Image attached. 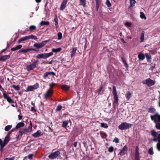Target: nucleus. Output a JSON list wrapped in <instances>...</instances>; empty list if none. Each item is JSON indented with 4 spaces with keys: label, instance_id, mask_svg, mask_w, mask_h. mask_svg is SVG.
<instances>
[{
    "label": "nucleus",
    "instance_id": "6e6552de",
    "mask_svg": "<svg viewBox=\"0 0 160 160\" xmlns=\"http://www.w3.org/2000/svg\"><path fill=\"white\" fill-rule=\"evenodd\" d=\"M60 152L57 150L49 154L48 156V157L50 159H53L56 158L60 154Z\"/></svg>",
    "mask_w": 160,
    "mask_h": 160
},
{
    "label": "nucleus",
    "instance_id": "6ab92c4d",
    "mask_svg": "<svg viewBox=\"0 0 160 160\" xmlns=\"http://www.w3.org/2000/svg\"><path fill=\"white\" fill-rule=\"evenodd\" d=\"M113 98L114 99V102L117 105H118V98L117 94H113Z\"/></svg>",
    "mask_w": 160,
    "mask_h": 160
},
{
    "label": "nucleus",
    "instance_id": "2f4dec72",
    "mask_svg": "<svg viewBox=\"0 0 160 160\" xmlns=\"http://www.w3.org/2000/svg\"><path fill=\"white\" fill-rule=\"evenodd\" d=\"M25 134L24 133V132H23V130H20L19 132V133L18 134V138H20L22 136L23 134Z\"/></svg>",
    "mask_w": 160,
    "mask_h": 160
},
{
    "label": "nucleus",
    "instance_id": "1a4fd4ad",
    "mask_svg": "<svg viewBox=\"0 0 160 160\" xmlns=\"http://www.w3.org/2000/svg\"><path fill=\"white\" fill-rule=\"evenodd\" d=\"M38 87V84L36 83L33 85L28 86L27 88L26 91L29 92L33 91V90L37 89Z\"/></svg>",
    "mask_w": 160,
    "mask_h": 160
},
{
    "label": "nucleus",
    "instance_id": "a19ab883",
    "mask_svg": "<svg viewBox=\"0 0 160 160\" xmlns=\"http://www.w3.org/2000/svg\"><path fill=\"white\" fill-rule=\"evenodd\" d=\"M140 17L141 18L146 19V18L144 14L142 12H140Z\"/></svg>",
    "mask_w": 160,
    "mask_h": 160
},
{
    "label": "nucleus",
    "instance_id": "052dcab7",
    "mask_svg": "<svg viewBox=\"0 0 160 160\" xmlns=\"http://www.w3.org/2000/svg\"><path fill=\"white\" fill-rule=\"evenodd\" d=\"M113 141L114 142H115L116 143H118V142L119 140H118V139L117 138H115L113 140Z\"/></svg>",
    "mask_w": 160,
    "mask_h": 160
},
{
    "label": "nucleus",
    "instance_id": "f03ea898",
    "mask_svg": "<svg viewBox=\"0 0 160 160\" xmlns=\"http://www.w3.org/2000/svg\"><path fill=\"white\" fill-rule=\"evenodd\" d=\"M38 62V60L34 61L32 64L27 65L26 67V69L28 71L33 70L37 67Z\"/></svg>",
    "mask_w": 160,
    "mask_h": 160
},
{
    "label": "nucleus",
    "instance_id": "e2e57ef3",
    "mask_svg": "<svg viewBox=\"0 0 160 160\" xmlns=\"http://www.w3.org/2000/svg\"><path fill=\"white\" fill-rule=\"evenodd\" d=\"M122 59L123 61V62L125 64V65L126 67H127L128 66V64L126 62L124 59L123 58H122Z\"/></svg>",
    "mask_w": 160,
    "mask_h": 160
},
{
    "label": "nucleus",
    "instance_id": "4c0bfd02",
    "mask_svg": "<svg viewBox=\"0 0 160 160\" xmlns=\"http://www.w3.org/2000/svg\"><path fill=\"white\" fill-rule=\"evenodd\" d=\"M29 29L30 31H32L35 30L36 29V27L34 25H31L30 26Z\"/></svg>",
    "mask_w": 160,
    "mask_h": 160
},
{
    "label": "nucleus",
    "instance_id": "a211bd4d",
    "mask_svg": "<svg viewBox=\"0 0 160 160\" xmlns=\"http://www.w3.org/2000/svg\"><path fill=\"white\" fill-rule=\"evenodd\" d=\"M55 75V73L53 72H46L45 73H44L43 76V78H46L48 75Z\"/></svg>",
    "mask_w": 160,
    "mask_h": 160
},
{
    "label": "nucleus",
    "instance_id": "f8f14e48",
    "mask_svg": "<svg viewBox=\"0 0 160 160\" xmlns=\"http://www.w3.org/2000/svg\"><path fill=\"white\" fill-rule=\"evenodd\" d=\"M68 1V0H63L60 7V10L62 11L65 8Z\"/></svg>",
    "mask_w": 160,
    "mask_h": 160
},
{
    "label": "nucleus",
    "instance_id": "7ed1b4c3",
    "mask_svg": "<svg viewBox=\"0 0 160 160\" xmlns=\"http://www.w3.org/2000/svg\"><path fill=\"white\" fill-rule=\"evenodd\" d=\"M53 55V53L52 52H50L48 53H44L38 54L36 56V57L37 58H42L45 59L49 58Z\"/></svg>",
    "mask_w": 160,
    "mask_h": 160
},
{
    "label": "nucleus",
    "instance_id": "ddd939ff",
    "mask_svg": "<svg viewBox=\"0 0 160 160\" xmlns=\"http://www.w3.org/2000/svg\"><path fill=\"white\" fill-rule=\"evenodd\" d=\"M128 150L127 147L125 145L123 148L122 149L121 151L119 153V155H120L121 156H123L125 154Z\"/></svg>",
    "mask_w": 160,
    "mask_h": 160
},
{
    "label": "nucleus",
    "instance_id": "4468645a",
    "mask_svg": "<svg viewBox=\"0 0 160 160\" xmlns=\"http://www.w3.org/2000/svg\"><path fill=\"white\" fill-rule=\"evenodd\" d=\"M53 93V90L51 89L48 90L44 95V98L47 99L48 97H50Z\"/></svg>",
    "mask_w": 160,
    "mask_h": 160
},
{
    "label": "nucleus",
    "instance_id": "37998d69",
    "mask_svg": "<svg viewBox=\"0 0 160 160\" xmlns=\"http://www.w3.org/2000/svg\"><path fill=\"white\" fill-rule=\"evenodd\" d=\"M12 127V125H8L5 127L4 128V130L6 131H8L10 129H11V128Z\"/></svg>",
    "mask_w": 160,
    "mask_h": 160
},
{
    "label": "nucleus",
    "instance_id": "603ef678",
    "mask_svg": "<svg viewBox=\"0 0 160 160\" xmlns=\"http://www.w3.org/2000/svg\"><path fill=\"white\" fill-rule=\"evenodd\" d=\"M156 127L158 129L160 130V123L157 122L156 123Z\"/></svg>",
    "mask_w": 160,
    "mask_h": 160
},
{
    "label": "nucleus",
    "instance_id": "ea45409f",
    "mask_svg": "<svg viewBox=\"0 0 160 160\" xmlns=\"http://www.w3.org/2000/svg\"><path fill=\"white\" fill-rule=\"evenodd\" d=\"M54 21L55 23V25L57 28H58L59 26L58 25V19L57 18H56L54 19Z\"/></svg>",
    "mask_w": 160,
    "mask_h": 160
},
{
    "label": "nucleus",
    "instance_id": "f3484780",
    "mask_svg": "<svg viewBox=\"0 0 160 160\" xmlns=\"http://www.w3.org/2000/svg\"><path fill=\"white\" fill-rule=\"evenodd\" d=\"M139 148L138 146L136 147L135 150V158H139Z\"/></svg>",
    "mask_w": 160,
    "mask_h": 160
},
{
    "label": "nucleus",
    "instance_id": "412c9836",
    "mask_svg": "<svg viewBox=\"0 0 160 160\" xmlns=\"http://www.w3.org/2000/svg\"><path fill=\"white\" fill-rule=\"evenodd\" d=\"M24 125L25 124L23 122H19L16 126L15 128L17 129L21 127H22L24 126Z\"/></svg>",
    "mask_w": 160,
    "mask_h": 160
},
{
    "label": "nucleus",
    "instance_id": "69168bd1",
    "mask_svg": "<svg viewBox=\"0 0 160 160\" xmlns=\"http://www.w3.org/2000/svg\"><path fill=\"white\" fill-rule=\"evenodd\" d=\"M157 141H158V142H160V134H159L158 136Z\"/></svg>",
    "mask_w": 160,
    "mask_h": 160
},
{
    "label": "nucleus",
    "instance_id": "bf43d9fd",
    "mask_svg": "<svg viewBox=\"0 0 160 160\" xmlns=\"http://www.w3.org/2000/svg\"><path fill=\"white\" fill-rule=\"evenodd\" d=\"M102 86H101L99 89V90L98 91V94H102V93H101V91L102 90Z\"/></svg>",
    "mask_w": 160,
    "mask_h": 160
},
{
    "label": "nucleus",
    "instance_id": "72a5a7b5",
    "mask_svg": "<svg viewBox=\"0 0 160 160\" xmlns=\"http://www.w3.org/2000/svg\"><path fill=\"white\" fill-rule=\"evenodd\" d=\"M156 111V109L152 107L150 108L148 110V112L151 113H154Z\"/></svg>",
    "mask_w": 160,
    "mask_h": 160
},
{
    "label": "nucleus",
    "instance_id": "8fccbe9b",
    "mask_svg": "<svg viewBox=\"0 0 160 160\" xmlns=\"http://www.w3.org/2000/svg\"><path fill=\"white\" fill-rule=\"evenodd\" d=\"M124 25L126 27H131L132 25V24L131 23H130L128 22H127L125 23Z\"/></svg>",
    "mask_w": 160,
    "mask_h": 160
},
{
    "label": "nucleus",
    "instance_id": "3c124183",
    "mask_svg": "<svg viewBox=\"0 0 160 160\" xmlns=\"http://www.w3.org/2000/svg\"><path fill=\"white\" fill-rule=\"evenodd\" d=\"M58 39H61L62 38V34L61 32H59L58 33Z\"/></svg>",
    "mask_w": 160,
    "mask_h": 160
},
{
    "label": "nucleus",
    "instance_id": "a18cd8bd",
    "mask_svg": "<svg viewBox=\"0 0 160 160\" xmlns=\"http://www.w3.org/2000/svg\"><path fill=\"white\" fill-rule=\"evenodd\" d=\"M112 93L113 94H117V91H116V88L115 86H113L112 87Z\"/></svg>",
    "mask_w": 160,
    "mask_h": 160
},
{
    "label": "nucleus",
    "instance_id": "7c9ffc66",
    "mask_svg": "<svg viewBox=\"0 0 160 160\" xmlns=\"http://www.w3.org/2000/svg\"><path fill=\"white\" fill-rule=\"evenodd\" d=\"M80 5L83 6L84 7L86 4V0H79Z\"/></svg>",
    "mask_w": 160,
    "mask_h": 160
},
{
    "label": "nucleus",
    "instance_id": "13d9d810",
    "mask_svg": "<svg viewBox=\"0 0 160 160\" xmlns=\"http://www.w3.org/2000/svg\"><path fill=\"white\" fill-rule=\"evenodd\" d=\"M15 158L14 157H12L11 158H7L5 159V160H14Z\"/></svg>",
    "mask_w": 160,
    "mask_h": 160
},
{
    "label": "nucleus",
    "instance_id": "f704fd0d",
    "mask_svg": "<svg viewBox=\"0 0 160 160\" xmlns=\"http://www.w3.org/2000/svg\"><path fill=\"white\" fill-rule=\"evenodd\" d=\"M131 95V93L129 92H128L126 95L127 99L128 100H129L130 99Z\"/></svg>",
    "mask_w": 160,
    "mask_h": 160
},
{
    "label": "nucleus",
    "instance_id": "b1692460",
    "mask_svg": "<svg viewBox=\"0 0 160 160\" xmlns=\"http://www.w3.org/2000/svg\"><path fill=\"white\" fill-rule=\"evenodd\" d=\"M144 34L145 32L142 31L140 35V42H143L144 39Z\"/></svg>",
    "mask_w": 160,
    "mask_h": 160
},
{
    "label": "nucleus",
    "instance_id": "393cba45",
    "mask_svg": "<svg viewBox=\"0 0 160 160\" xmlns=\"http://www.w3.org/2000/svg\"><path fill=\"white\" fill-rule=\"evenodd\" d=\"M49 22L48 21H42L40 24L41 26L48 25H49Z\"/></svg>",
    "mask_w": 160,
    "mask_h": 160
},
{
    "label": "nucleus",
    "instance_id": "a878e982",
    "mask_svg": "<svg viewBox=\"0 0 160 160\" xmlns=\"http://www.w3.org/2000/svg\"><path fill=\"white\" fill-rule=\"evenodd\" d=\"M3 95L4 98L7 100L10 97L7 94L6 92L5 91H3Z\"/></svg>",
    "mask_w": 160,
    "mask_h": 160
},
{
    "label": "nucleus",
    "instance_id": "39448f33",
    "mask_svg": "<svg viewBox=\"0 0 160 160\" xmlns=\"http://www.w3.org/2000/svg\"><path fill=\"white\" fill-rule=\"evenodd\" d=\"M132 124L130 123H128L126 122L122 123L118 127L121 130L127 129L132 126Z\"/></svg>",
    "mask_w": 160,
    "mask_h": 160
},
{
    "label": "nucleus",
    "instance_id": "49530a36",
    "mask_svg": "<svg viewBox=\"0 0 160 160\" xmlns=\"http://www.w3.org/2000/svg\"><path fill=\"white\" fill-rule=\"evenodd\" d=\"M106 4L108 7H110L111 6V4L109 0H106Z\"/></svg>",
    "mask_w": 160,
    "mask_h": 160
},
{
    "label": "nucleus",
    "instance_id": "dca6fc26",
    "mask_svg": "<svg viewBox=\"0 0 160 160\" xmlns=\"http://www.w3.org/2000/svg\"><path fill=\"white\" fill-rule=\"evenodd\" d=\"M151 134L154 137V138L152 139V140L156 142L157 141V137L158 134L155 131L153 130L151 132Z\"/></svg>",
    "mask_w": 160,
    "mask_h": 160
},
{
    "label": "nucleus",
    "instance_id": "4be33fe9",
    "mask_svg": "<svg viewBox=\"0 0 160 160\" xmlns=\"http://www.w3.org/2000/svg\"><path fill=\"white\" fill-rule=\"evenodd\" d=\"M22 47L21 45H19L17 46L16 47L12 48H11V50L12 51H15L16 50H18L21 49Z\"/></svg>",
    "mask_w": 160,
    "mask_h": 160
},
{
    "label": "nucleus",
    "instance_id": "f257e3e1",
    "mask_svg": "<svg viewBox=\"0 0 160 160\" xmlns=\"http://www.w3.org/2000/svg\"><path fill=\"white\" fill-rule=\"evenodd\" d=\"M36 40L38 39L35 36L31 35L23 37L19 39L18 41V42L20 43L23 41H26L30 39Z\"/></svg>",
    "mask_w": 160,
    "mask_h": 160
},
{
    "label": "nucleus",
    "instance_id": "473e14b6",
    "mask_svg": "<svg viewBox=\"0 0 160 160\" xmlns=\"http://www.w3.org/2000/svg\"><path fill=\"white\" fill-rule=\"evenodd\" d=\"M68 121H64L63 122L62 126L64 128H66L68 124Z\"/></svg>",
    "mask_w": 160,
    "mask_h": 160
},
{
    "label": "nucleus",
    "instance_id": "c9c22d12",
    "mask_svg": "<svg viewBox=\"0 0 160 160\" xmlns=\"http://www.w3.org/2000/svg\"><path fill=\"white\" fill-rule=\"evenodd\" d=\"M100 135L103 138H105L107 137L106 134L105 132H100Z\"/></svg>",
    "mask_w": 160,
    "mask_h": 160
},
{
    "label": "nucleus",
    "instance_id": "4d7b16f0",
    "mask_svg": "<svg viewBox=\"0 0 160 160\" xmlns=\"http://www.w3.org/2000/svg\"><path fill=\"white\" fill-rule=\"evenodd\" d=\"M113 150V148L112 146H111L108 149V151L109 152H112Z\"/></svg>",
    "mask_w": 160,
    "mask_h": 160
},
{
    "label": "nucleus",
    "instance_id": "5fc2aeb1",
    "mask_svg": "<svg viewBox=\"0 0 160 160\" xmlns=\"http://www.w3.org/2000/svg\"><path fill=\"white\" fill-rule=\"evenodd\" d=\"M145 55L147 59H150L151 58V56L148 53H146L145 54Z\"/></svg>",
    "mask_w": 160,
    "mask_h": 160
},
{
    "label": "nucleus",
    "instance_id": "e433bc0d",
    "mask_svg": "<svg viewBox=\"0 0 160 160\" xmlns=\"http://www.w3.org/2000/svg\"><path fill=\"white\" fill-rule=\"evenodd\" d=\"M130 0V6L131 7H133L136 1L135 0Z\"/></svg>",
    "mask_w": 160,
    "mask_h": 160
},
{
    "label": "nucleus",
    "instance_id": "6e6d98bb",
    "mask_svg": "<svg viewBox=\"0 0 160 160\" xmlns=\"http://www.w3.org/2000/svg\"><path fill=\"white\" fill-rule=\"evenodd\" d=\"M7 101L9 103H13L14 101L10 97H9L7 100Z\"/></svg>",
    "mask_w": 160,
    "mask_h": 160
},
{
    "label": "nucleus",
    "instance_id": "79ce46f5",
    "mask_svg": "<svg viewBox=\"0 0 160 160\" xmlns=\"http://www.w3.org/2000/svg\"><path fill=\"white\" fill-rule=\"evenodd\" d=\"M148 153L151 155H152L153 154V151L152 147H151L148 150Z\"/></svg>",
    "mask_w": 160,
    "mask_h": 160
},
{
    "label": "nucleus",
    "instance_id": "2eb2a0df",
    "mask_svg": "<svg viewBox=\"0 0 160 160\" xmlns=\"http://www.w3.org/2000/svg\"><path fill=\"white\" fill-rule=\"evenodd\" d=\"M43 135V133L40 130H38L36 132L34 133L32 136L34 138H38Z\"/></svg>",
    "mask_w": 160,
    "mask_h": 160
},
{
    "label": "nucleus",
    "instance_id": "20e7f679",
    "mask_svg": "<svg viewBox=\"0 0 160 160\" xmlns=\"http://www.w3.org/2000/svg\"><path fill=\"white\" fill-rule=\"evenodd\" d=\"M150 118L155 123L160 122V115L158 112L153 115H151Z\"/></svg>",
    "mask_w": 160,
    "mask_h": 160
},
{
    "label": "nucleus",
    "instance_id": "0e129e2a",
    "mask_svg": "<svg viewBox=\"0 0 160 160\" xmlns=\"http://www.w3.org/2000/svg\"><path fill=\"white\" fill-rule=\"evenodd\" d=\"M3 144V142H2V141L1 139H0V145L1 146L0 150H2V149H1V146Z\"/></svg>",
    "mask_w": 160,
    "mask_h": 160
},
{
    "label": "nucleus",
    "instance_id": "680f3d73",
    "mask_svg": "<svg viewBox=\"0 0 160 160\" xmlns=\"http://www.w3.org/2000/svg\"><path fill=\"white\" fill-rule=\"evenodd\" d=\"M33 154H29L28 155V159H31L32 158V157L33 156Z\"/></svg>",
    "mask_w": 160,
    "mask_h": 160
},
{
    "label": "nucleus",
    "instance_id": "cd10ccee",
    "mask_svg": "<svg viewBox=\"0 0 160 160\" xmlns=\"http://www.w3.org/2000/svg\"><path fill=\"white\" fill-rule=\"evenodd\" d=\"M61 88L64 90H67L69 89L70 87L67 85H64L62 86Z\"/></svg>",
    "mask_w": 160,
    "mask_h": 160
},
{
    "label": "nucleus",
    "instance_id": "5701e85b",
    "mask_svg": "<svg viewBox=\"0 0 160 160\" xmlns=\"http://www.w3.org/2000/svg\"><path fill=\"white\" fill-rule=\"evenodd\" d=\"M138 57L139 60L142 61L145 58V57L144 56V55L142 53L138 54Z\"/></svg>",
    "mask_w": 160,
    "mask_h": 160
},
{
    "label": "nucleus",
    "instance_id": "9b49d317",
    "mask_svg": "<svg viewBox=\"0 0 160 160\" xmlns=\"http://www.w3.org/2000/svg\"><path fill=\"white\" fill-rule=\"evenodd\" d=\"M32 129V124L31 123V122H30V125L27 128H24L22 129L23 130V132L25 134L26 133H28L31 132Z\"/></svg>",
    "mask_w": 160,
    "mask_h": 160
},
{
    "label": "nucleus",
    "instance_id": "9d476101",
    "mask_svg": "<svg viewBox=\"0 0 160 160\" xmlns=\"http://www.w3.org/2000/svg\"><path fill=\"white\" fill-rule=\"evenodd\" d=\"M9 140V136L7 135L5 137L3 142V144L1 146V149H2L8 143Z\"/></svg>",
    "mask_w": 160,
    "mask_h": 160
},
{
    "label": "nucleus",
    "instance_id": "09e8293b",
    "mask_svg": "<svg viewBox=\"0 0 160 160\" xmlns=\"http://www.w3.org/2000/svg\"><path fill=\"white\" fill-rule=\"evenodd\" d=\"M30 49H22L20 50L19 51V52H27L28 51H30Z\"/></svg>",
    "mask_w": 160,
    "mask_h": 160
},
{
    "label": "nucleus",
    "instance_id": "aec40b11",
    "mask_svg": "<svg viewBox=\"0 0 160 160\" xmlns=\"http://www.w3.org/2000/svg\"><path fill=\"white\" fill-rule=\"evenodd\" d=\"M10 57V56L9 55H6L3 56H2L1 57L0 60L2 61H4L7 59H9Z\"/></svg>",
    "mask_w": 160,
    "mask_h": 160
},
{
    "label": "nucleus",
    "instance_id": "864d4df0",
    "mask_svg": "<svg viewBox=\"0 0 160 160\" xmlns=\"http://www.w3.org/2000/svg\"><path fill=\"white\" fill-rule=\"evenodd\" d=\"M157 148L158 151H160V142H158L157 143Z\"/></svg>",
    "mask_w": 160,
    "mask_h": 160
},
{
    "label": "nucleus",
    "instance_id": "774afa93",
    "mask_svg": "<svg viewBox=\"0 0 160 160\" xmlns=\"http://www.w3.org/2000/svg\"><path fill=\"white\" fill-rule=\"evenodd\" d=\"M31 109L32 111H33L34 112H35L36 111V110L33 107H32L31 108Z\"/></svg>",
    "mask_w": 160,
    "mask_h": 160
},
{
    "label": "nucleus",
    "instance_id": "de8ad7c7",
    "mask_svg": "<svg viewBox=\"0 0 160 160\" xmlns=\"http://www.w3.org/2000/svg\"><path fill=\"white\" fill-rule=\"evenodd\" d=\"M62 106L61 105H59L57 106L56 108V110L59 111L62 109Z\"/></svg>",
    "mask_w": 160,
    "mask_h": 160
},
{
    "label": "nucleus",
    "instance_id": "bb28decb",
    "mask_svg": "<svg viewBox=\"0 0 160 160\" xmlns=\"http://www.w3.org/2000/svg\"><path fill=\"white\" fill-rule=\"evenodd\" d=\"M61 49H62L60 48H53L52 49V51L53 52L57 53V52H60L61 51Z\"/></svg>",
    "mask_w": 160,
    "mask_h": 160
},
{
    "label": "nucleus",
    "instance_id": "c756f323",
    "mask_svg": "<svg viewBox=\"0 0 160 160\" xmlns=\"http://www.w3.org/2000/svg\"><path fill=\"white\" fill-rule=\"evenodd\" d=\"M96 5L97 11H98L99 6L100 0H95Z\"/></svg>",
    "mask_w": 160,
    "mask_h": 160
},
{
    "label": "nucleus",
    "instance_id": "58836bf2",
    "mask_svg": "<svg viewBox=\"0 0 160 160\" xmlns=\"http://www.w3.org/2000/svg\"><path fill=\"white\" fill-rule=\"evenodd\" d=\"M100 127L104 128H107L108 126L107 124L103 122L101 123Z\"/></svg>",
    "mask_w": 160,
    "mask_h": 160
},
{
    "label": "nucleus",
    "instance_id": "c03bdc74",
    "mask_svg": "<svg viewBox=\"0 0 160 160\" xmlns=\"http://www.w3.org/2000/svg\"><path fill=\"white\" fill-rule=\"evenodd\" d=\"M11 87L14 88L16 90H19L20 87L19 85L17 86L12 85Z\"/></svg>",
    "mask_w": 160,
    "mask_h": 160
},
{
    "label": "nucleus",
    "instance_id": "423d86ee",
    "mask_svg": "<svg viewBox=\"0 0 160 160\" xmlns=\"http://www.w3.org/2000/svg\"><path fill=\"white\" fill-rule=\"evenodd\" d=\"M142 83L144 84H146L148 86H151L155 84V82L154 80H152L150 78H148L147 79L143 80Z\"/></svg>",
    "mask_w": 160,
    "mask_h": 160
},
{
    "label": "nucleus",
    "instance_id": "c85d7f7f",
    "mask_svg": "<svg viewBox=\"0 0 160 160\" xmlns=\"http://www.w3.org/2000/svg\"><path fill=\"white\" fill-rule=\"evenodd\" d=\"M77 48H73L71 54V57H73L74 55L76 53V51L77 50Z\"/></svg>",
    "mask_w": 160,
    "mask_h": 160
},
{
    "label": "nucleus",
    "instance_id": "338daca9",
    "mask_svg": "<svg viewBox=\"0 0 160 160\" xmlns=\"http://www.w3.org/2000/svg\"><path fill=\"white\" fill-rule=\"evenodd\" d=\"M55 83H52L50 85V88H51L52 87H53L55 85Z\"/></svg>",
    "mask_w": 160,
    "mask_h": 160
},
{
    "label": "nucleus",
    "instance_id": "0eeeda50",
    "mask_svg": "<svg viewBox=\"0 0 160 160\" xmlns=\"http://www.w3.org/2000/svg\"><path fill=\"white\" fill-rule=\"evenodd\" d=\"M48 40H45L41 42H36L33 45V46L37 49H39L43 47L46 44Z\"/></svg>",
    "mask_w": 160,
    "mask_h": 160
}]
</instances>
